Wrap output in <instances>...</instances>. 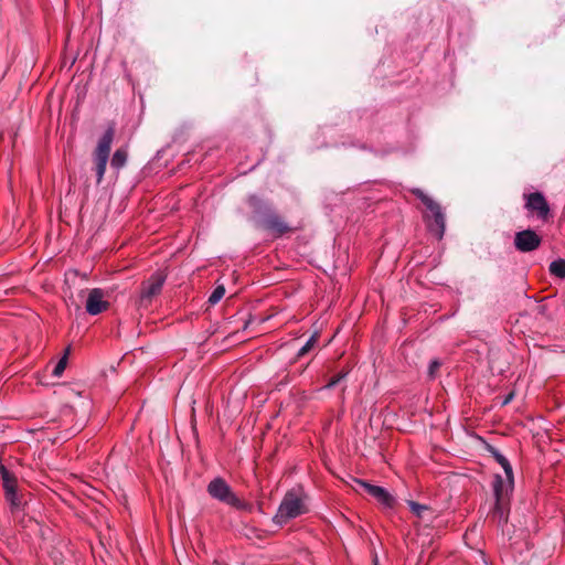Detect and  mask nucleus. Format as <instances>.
I'll return each mask as SVG.
<instances>
[{
    "label": "nucleus",
    "instance_id": "obj_20",
    "mask_svg": "<svg viewBox=\"0 0 565 565\" xmlns=\"http://www.w3.org/2000/svg\"><path fill=\"white\" fill-rule=\"evenodd\" d=\"M345 376V373L343 374H339L337 375L335 377H333L328 384H327V387L330 388V387H333L335 386L343 377Z\"/></svg>",
    "mask_w": 565,
    "mask_h": 565
},
{
    "label": "nucleus",
    "instance_id": "obj_13",
    "mask_svg": "<svg viewBox=\"0 0 565 565\" xmlns=\"http://www.w3.org/2000/svg\"><path fill=\"white\" fill-rule=\"evenodd\" d=\"M267 227L277 234H282L288 230L287 225L278 217L267 220Z\"/></svg>",
    "mask_w": 565,
    "mask_h": 565
},
{
    "label": "nucleus",
    "instance_id": "obj_17",
    "mask_svg": "<svg viewBox=\"0 0 565 565\" xmlns=\"http://www.w3.org/2000/svg\"><path fill=\"white\" fill-rule=\"evenodd\" d=\"M317 340H318V334H317V333L312 334V335L308 339V341L306 342V344H305V345L299 350L298 355H299V356H302V355H305L306 353H308V352L313 348V345L316 344Z\"/></svg>",
    "mask_w": 565,
    "mask_h": 565
},
{
    "label": "nucleus",
    "instance_id": "obj_5",
    "mask_svg": "<svg viewBox=\"0 0 565 565\" xmlns=\"http://www.w3.org/2000/svg\"><path fill=\"white\" fill-rule=\"evenodd\" d=\"M207 492L213 499L226 503L231 507L237 509L244 507V503L236 497L231 487L222 478L213 479L207 486Z\"/></svg>",
    "mask_w": 565,
    "mask_h": 565
},
{
    "label": "nucleus",
    "instance_id": "obj_12",
    "mask_svg": "<svg viewBox=\"0 0 565 565\" xmlns=\"http://www.w3.org/2000/svg\"><path fill=\"white\" fill-rule=\"evenodd\" d=\"M550 273L558 278H565V260L556 259L550 264Z\"/></svg>",
    "mask_w": 565,
    "mask_h": 565
},
{
    "label": "nucleus",
    "instance_id": "obj_8",
    "mask_svg": "<svg viewBox=\"0 0 565 565\" xmlns=\"http://www.w3.org/2000/svg\"><path fill=\"white\" fill-rule=\"evenodd\" d=\"M541 244V237L532 230L518 232L514 236V246L518 250L527 253L536 249Z\"/></svg>",
    "mask_w": 565,
    "mask_h": 565
},
{
    "label": "nucleus",
    "instance_id": "obj_18",
    "mask_svg": "<svg viewBox=\"0 0 565 565\" xmlns=\"http://www.w3.org/2000/svg\"><path fill=\"white\" fill-rule=\"evenodd\" d=\"M66 361H67V352L64 354V356L57 362V364L54 366L53 375L54 376H61L66 367Z\"/></svg>",
    "mask_w": 565,
    "mask_h": 565
},
{
    "label": "nucleus",
    "instance_id": "obj_7",
    "mask_svg": "<svg viewBox=\"0 0 565 565\" xmlns=\"http://www.w3.org/2000/svg\"><path fill=\"white\" fill-rule=\"evenodd\" d=\"M355 484L362 487L370 495L375 498L385 507H392L394 499L384 488L373 486L361 479L352 478V483H350V487L356 491Z\"/></svg>",
    "mask_w": 565,
    "mask_h": 565
},
{
    "label": "nucleus",
    "instance_id": "obj_22",
    "mask_svg": "<svg viewBox=\"0 0 565 565\" xmlns=\"http://www.w3.org/2000/svg\"><path fill=\"white\" fill-rule=\"evenodd\" d=\"M373 565H379V558H377V555H374V558H373Z\"/></svg>",
    "mask_w": 565,
    "mask_h": 565
},
{
    "label": "nucleus",
    "instance_id": "obj_15",
    "mask_svg": "<svg viewBox=\"0 0 565 565\" xmlns=\"http://www.w3.org/2000/svg\"><path fill=\"white\" fill-rule=\"evenodd\" d=\"M224 295H225V288H224V286L220 285L213 290V292L209 297V302L211 305H215L224 297Z\"/></svg>",
    "mask_w": 565,
    "mask_h": 565
},
{
    "label": "nucleus",
    "instance_id": "obj_16",
    "mask_svg": "<svg viewBox=\"0 0 565 565\" xmlns=\"http://www.w3.org/2000/svg\"><path fill=\"white\" fill-rule=\"evenodd\" d=\"M408 505L411 508V510L419 518H423L424 516V513L427 512L429 510V508L427 505H424V504H419L417 502H414V501H409L408 502Z\"/></svg>",
    "mask_w": 565,
    "mask_h": 565
},
{
    "label": "nucleus",
    "instance_id": "obj_4",
    "mask_svg": "<svg viewBox=\"0 0 565 565\" xmlns=\"http://www.w3.org/2000/svg\"><path fill=\"white\" fill-rule=\"evenodd\" d=\"M115 130L113 127H109L100 140L98 141L97 148L95 150V163H96V174H97V182L100 183V181L104 178L106 166L109 158L110 152V146L114 139Z\"/></svg>",
    "mask_w": 565,
    "mask_h": 565
},
{
    "label": "nucleus",
    "instance_id": "obj_21",
    "mask_svg": "<svg viewBox=\"0 0 565 565\" xmlns=\"http://www.w3.org/2000/svg\"><path fill=\"white\" fill-rule=\"evenodd\" d=\"M512 398H513V394H509V395L504 398V401H503V403H502V404H503V405H507L508 403H510V402L512 401Z\"/></svg>",
    "mask_w": 565,
    "mask_h": 565
},
{
    "label": "nucleus",
    "instance_id": "obj_9",
    "mask_svg": "<svg viewBox=\"0 0 565 565\" xmlns=\"http://www.w3.org/2000/svg\"><path fill=\"white\" fill-rule=\"evenodd\" d=\"M166 276L161 271L153 273L148 280L142 284L140 298L141 301H150L157 296L164 284Z\"/></svg>",
    "mask_w": 565,
    "mask_h": 565
},
{
    "label": "nucleus",
    "instance_id": "obj_14",
    "mask_svg": "<svg viewBox=\"0 0 565 565\" xmlns=\"http://www.w3.org/2000/svg\"><path fill=\"white\" fill-rule=\"evenodd\" d=\"M127 160V152L122 149H118L115 151L111 158V167L115 169H120L125 166Z\"/></svg>",
    "mask_w": 565,
    "mask_h": 565
},
{
    "label": "nucleus",
    "instance_id": "obj_11",
    "mask_svg": "<svg viewBox=\"0 0 565 565\" xmlns=\"http://www.w3.org/2000/svg\"><path fill=\"white\" fill-rule=\"evenodd\" d=\"M1 475L7 500L14 507L19 505V499L15 491V479L4 468H2Z\"/></svg>",
    "mask_w": 565,
    "mask_h": 565
},
{
    "label": "nucleus",
    "instance_id": "obj_2",
    "mask_svg": "<svg viewBox=\"0 0 565 565\" xmlns=\"http://www.w3.org/2000/svg\"><path fill=\"white\" fill-rule=\"evenodd\" d=\"M494 458L503 468L505 477L495 476L493 480V491L495 495V513H499L500 518L503 516V502L508 494L513 488V471L509 460L501 454L494 452Z\"/></svg>",
    "mask_w": 565,
    "mask_h": 565
},
{
    "label": "nucleus",
    "instance_id": "obj_10",
    "mask_svg": "<svg viewBox=\"0 0 565 565\" xmlns=\"http://www.w3.org/2000/svg\"><path fill=\"white\" fill-rule=\"evenodd\" d=\"M525 206L527 210L536 212L542 220H545L550 213V206L540 192L529 194Z\"/></svg>",
    "mask_w": 565,
    "mask_h": 565
},
{
    "label": "nucleus",
    "instance_id": "obj_6",
    "mask_svg": "<svg viewBox=\"0 0 565 565\" xmlns=\"http://www.w3.org/2000/svg\"><path fill=\"white\" fill-rule=\"evenodd\" d=\"M109 307V302L107 300V292L100 288H94L88 291L86 299V311L96 316L104 311H106Z\"/></svg>",
    "mask_w": 565,
    "mask_h": 565
},
{
    "label": "nucleus",
    "instance_id": "obj_1",
    "mask_svg": "<svg viewBox=\"0 0 565 565\" xmlns=\"http://www.w3.org/2000/svg\"><path fill=\"white\" fill-rule=\"evenodd\" d=\"M307 511L308 508L303 492L301 490H291L282 498L273 520L276 524L284 525L288 521L307 513Z\"/></svg>",
    "mask_w": 565,
    "mask_h": 565
},
{
    "label": "nucleus",
    "instance_id": "obj_3",
    "mask_svg": "<svg viewBox=\"0 0 565 565\" xmlns=\"http://www.w3.org/2000/svg\"><path fill=\"white\" fill-rule=\"evenodd\" d=\"M413 192L425 204L429 212V214L425 215L429 230L440 239L445 232V215L440 205L419 189H416Z\"/></svg>",
    "mask_w": 565,
    "mask_h": 565
},
{
    "label": "nucleus",
    "instance_id": "obj_19",
    "mask_svg": "<svg viewBox=\"0 0 565 565\" xmlns=\"http://www.w3.org/2000/svg\"><path fill=\"white\" fill-rule=\"evenodd\" d=\"M440 365H441V363L438 360L431 361L430 364H429V367H428V375L430 377H435V375L438 372Z\"/></svg>",
    "mask_w": 565,
    "mask_h": 565
}]
</instances>
